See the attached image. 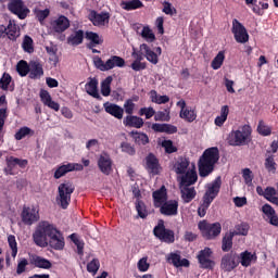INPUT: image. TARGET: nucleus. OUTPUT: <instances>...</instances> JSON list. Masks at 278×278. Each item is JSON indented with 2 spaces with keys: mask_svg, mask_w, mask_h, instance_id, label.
Returning <instances> with one entry per match:
<instances>
[{
  "mask_svg": "<svg viewBox=\"0 0 278 278\" xmlns=\"http://www.w3.org/2000/svg\"><path fill=\"white\" fill-rule=\"evenodd\" d=\"M99 268H101V263L99 262V258H93L87 264L88 273H92L93 275H97V273H99Z\"/></svg>",
  "mask_w": 278,
  "mask_h": 278,
  "instance_id": "obj_53",
  "label": "nucleus"
},
{
  "mask_svg": "<svg viewBox=\"0 0 278 278\" xmlns=\"http://www.w3.org/2000/svg\"><path fill=\"white\" fill-rule=\"evenodd\" d=\"M220 186H223L220 176L216 177L212 182L205 186V193L202 198L203 203L198 207V215L200 218H204L205 214H207L210 205H212L214 199H216L220 192Z\"/></svg>",
  "mask_w": 278,
  "mask_h": 278,
  "instance_id": "obj_2",
  "label": "nucleus"
},
{
  "mask_svg": "<svg viewBox=\"0 0 278 278\" xmlns=\"http://www.w3.org/2000/svg\"><path fill=\"white\" fill-rule=\"evenodd\" d=\"M53 227L55 226L48 220H42L36 226L35 231L33 232V242L36 247L47 249Z\"/></svg>",
  "mask_w": 278,
  "mask_h": 278,
  "instance_id": "obj_3",
  "label": "nucleus"
},
{
  "mask_svg": "<svg viewBox=\"0 0 278 278\" xmlns=\"http://www.w3.org/2000/svg\"><path fill=\"white\" fill-rule=\"evenodd\" d=\"M9 247L11 249L12 257H16L18 255V243H16V237L14 235H10L8 237Z\"/></svg>",
  "mask_w": 278,
  "mask_h": 278,
  "instance_id": "obj_50",
  "label": "nucleus"
},
{
  "mask_svg": "<svg viewBox=\"0 0 278 278\" xmlns=\"http://www.w3.org/2000/svg\"><path fill=\"white\" fill-rule=\"evenodd\" d=\"M238 266H240V254L239 253L231 251L229 253H226L222 257L220 268L225 273H231V270H236V268H238Z\"/></svg>",
  "mask_w": 278,
  "mask_h": 278,
  "instance_id": "obj_9",
  "label": "nucleus"
},
{
  "mask_svg": "<svg viewBox=\"0 0 278 278\" xmlns=\"http://www.w3.org/2000/svg\"><path fill=\"white\" fill-rule=\"evenodd\" d=\"M94 66L98 71H102L105 73L108 71H112V68H123L125 66V59L118 55H112L106 62H103V59L96 58L94 59Z\"/></svg>",
  "mask_w": 278,
  "mask_h": 278,
  "instance_id": "obj_7",
  "label": "nucleus"
},
{
  "mask_svg": "<svg viewBox=\"0 0 278 278\" xmlns=\"http://www.w3.org/2000/svg\"><path fill=\"white\" fill-rule=\"evenodd\" d=\"M139 116H146V118H153L155 116V110L153 108H141L139 110Z\"/></svg>",
  "mask_w": 278,
  "mask_h": 278,
  "instance_id": "obj_61",
  "label": "nucleus"
},
{
  "mask_svg": "<svg viewBox=\"0 0 278 278\" xmlns=\"http://www.w3.org/2000/svg\"><path fill=\"white\" fill-rule=\"evenodd\" d=\"M104 110L106 114L114 116V118H117V121H123V114H125V110L121 105L106 102L104 103Z\"/></svg>",
  "mask_w": 278,
  "mask_h": 278,
  "instance_id": "obj_22",
  "label": "nucleus"
},
{
  "mask_svg": "<svg viewBox=\"0 0 278 278\" xmlns=\"http://www.w3.org/2000/svg\"><path fill=\"white\" fill-rule=\"evenodd\" d=\"M21 219L24 225L31 226L40 220V213L35 207L24 206L21 213Z\"/></svg>",
  "mask_w": 278,
  "mask_h": 278,
  "instance_id": "obj_14",
  "label": "nucleus"
},
{
  "mask_svg": "<svg viewBox=\"0 0 278 278\" xmlns=\"http://www.w3.org/2000/svg\"><path fill=\"white\" fill-rule=\"evenodd\" d=\"M141 36L148 42H153L155 40V34H153V30H151V28H149V26H144L142 28Z\"/></svg>",
  "mask_w": 278,
  "mask_h": 278,
  "instance_id": "obj_56",
  "label": "nucleus"
},
{
  "mask_svg": "<svg viewBox=\"0 0 278 278\" xmlns=\"http://www.w3.org/2000/svg\"><path fill=\"white\" fill-rule=\"evenodd\" d=\"M135 206H136V211L138 213L139 218H147V216H149L147 204H144L142 200H136Z\"/></svg>",
  "mask_w": 278,
  "mask_h": 278,
  "instance_id": "obj_41",
  "label": "nucleus"
},
{
  "mask_svg": "<svg viewBox=\"0 0 278 278\" xmlns=\"http://www.w3.org/2000/svg\"><path fill=\"white\" fill-rule=\"evenodd\" d=\"M198 229H200L201 236L204 240H216L223 231V226L218 222L210 224L204 219L199 222Z\"/></svg>",
  "mask_w": 278,
  "mask_h": 278,
  "instance_id": "obj_6",
  "label": "nucleus"
},
{
  "mask_svg": "<svg viewBox=\"0 0 278 278\" xmlns=\"http://www.w3.org/2000/svg\"><path fill=\"white\" fill-rule=\"evenodd\" d=\"M31 132H33L31 128L24 126L20 128L18 131L15 132L14 138L15 140H23V138H26V136H29V134Z\"/></svg>",
  "mask_w": 278,
  "mask_h": 278,
  "instance_id": "obj_55",
  "label": "nucleus"
},
{
  "mask_svg": "<svg viewBox=\"0 0 278 278\" xmlns=\"http://www.w3.org/2000/svg\"><path fill=\"white\" fill-rule=\"evenodd\" d=\"M16 71L20 77H27L29 75L30 66L25 60H21L16 65Z\"/></svg>",
  "mask_w": 278,
  "mask_h": 278,
  "instance_id": "obj_40",
  "label": "nucleus"
},
{
  "mask_svg": "<svg viewBox=\"0 0 278 278\" xmlns=\"http://www.w3.org/2000/svg\"><path fill=\"white\" fill-rule=\"evenodd\" d=\"M180 194L184 203H190L197 197V190L194 187L181 186Z\"/></svg>",
  "mask_w": 278,
  "mask_h": 278,
  "instance_id": "obj_30",
  "label": "nucleus"
},
{
  "mask_svg": "<svg viewBox=\"0 0 278 278\" xmlns=\"http://www.w3.org/2000/svg\"><path fill=\"white\" fill-rule=\"evenodd\" d=\"M218 160H220V150H218V147L204 150L198 162L200 177H210L214 173Z\"/></svg>",
  "mask_w": 278,
  "mask_h": 278,
  "instance_id": "obj_1",
  "label": "nucleus"
},
{
  "mask_svg": "<svg viewBox=\"0 0 278 278\" xmlns=\"http://www.w3.org/2000/svg\"><path fill=\"white\" fill-rule=\"evenodd\" d=\"M179 210V202L177 200L165 201L160 206V212L163 216H177Z\"/></svg>",
  "mask_w": 278,
  "mask_h": 278,
  "instance_id": "obj_17",
  "label": "nucleus"
},
{
  "mask_svg": "<svg viewBox=\"0 0 278 278\" xmlns=\"http://www.w3.org/2000/svg\"><path fill=\"white\" fill-rule=\"evenodd\" d=\"M89 21L94 27H105L110 24V13L109 12H97L91 10L88 15Z\"/></svg>",
  "mask_w": 278,
  "mask_h": 278,
  "instance_id": "obj_13",
  "label": "nucleus"
},
{
  "mask_svg": "<svg viewBox=\"0 0 278 278\" xmlns=\"http://www.w3.org/2000/svg\"><path fill=\"white\" fill-rule=\"evenodd\" d=\"M146 170H148L149 175H160L162 173V165H160V160L155 154L149 153L146 156Z\"/></svg>",
  "mask_w": 278,
  "mask_h": 278,
  "instance_id": "obj_15",
  "label": "nucleus"
},
{
  "mask_svg": "<svg viewBox=\"0 0 278 278\" xmlns=\"http://www.w3.org/2000/svg\"><path fill=\"white\" fill-rule=\"evenodd\" d=\"M73 192H75V185H73V182L65 181L59 185L56 203L60 205L62 210H68Z\"/></svg>",
  "mask_w": 278,
  "mask_h": 278,
  "instance_id": "obj_4",
  "label": "nucleus"
},
{
  "mask_svg": "<svg viewBox=\"0 0 278 278\" xmlns=\"http://www.w3.org/2000/svg\"><path fill=\"white\" fill-rule=\"evenodd\" d=\"M179 116L187 123H194V121H197V111L187 109L185 111H180Z\"/></svg>",
  "mask_w": 278,
  "mask_h": 278,
  "instance_id": "obj_39",
  "label": "nucleus"
},
{
  "mask_svg": "<svg viewBox=\"0 0 278 278\" xmlns=\"http://www.w3.org/2000/svg\"><path fill=\"white\" fill-rule=\"evenodd\" d=\"M122 8L127 12H131V10H140V8H144V3L140 0L123 1Z\"/></svg>",
  "mask_w": 278,
  "mask_h": 278,
  "instance_id": "obj_35",
  "label": "nucleus"
},
{
  "mask_svg": "<svg viewBox=\"0 0 278 278\" xmlns=\"http://www.w3.org/2000/svg\"><path fill=\"white\" fill-rule=\"evenodd\" d=\"M231 33L235 36L236 42L240 45H244V42H249V33L247 31V27L240 23L237 18L232 20V28Z\"/></svg>",
  "mask_w": 278,
  "mask_h": 278,
  "instance_id": "obj_12",
  "label": "nucleus"
},
{
  "mask_svg": "<svg viewBox=\"0 0 278 278\" xmlns=\"http://www.w3.org/2000/svg\"><path fill=\"white\" fill-rule=\"evenodd\" d=\"M265 168L267 173H271L275 175L277 173V163L275 162V156L274 155H268L265 159Z\"/></svg>",
  "mask_w": 278,
  "mask_h": 278,
  "instance_id": "obj_45",
  "label": "nucleus"
},
{
  "mask_svg": "<svg viewBox=\"0 0 278 278\" xmlns=\"http://www.w3.org/2000/svg\"><path fill=\"white\" fill-rule=\"evenodd\" d=\"M152 199L154 207H162V204L166 203L168 200V193L166 192V187L162 186L160 189L152 193Z\"/></svg>",
  "mask_w": 278,
  "mask_h": 278,
  "instance_id": "obj_21",
  "label": "nucleus"
},
{
  "mask_svg": "<svg viewBox=\"0 0 278 278\" xmlns=\"http://www.w3.org/2000/svg\"><path fill=\"white\" fill-rule=\"evenodd\" d=\"M224 62H225V52L219 51L211 63L212 70L213 71H218V68H220V66H223Z\"/></svg>",
  "mask_w": 278,
  "mask_h": 278,
  "instance_id": "obj_44",
  "label": "nucleus"
},
{
  "mask_svg": "<svg viewBox=\"0 0 278 278\" xmlns=\"http://www.w3.org/2000/svg\"><path fill=\"white\" fill-rule=\"evenodd\" d=\"M199 181V175L195 169H189L185 172L180 178V186L190 187L194 186Z\"/></svg>",
  "mask_w": 278,
  "mask_h": 278,
  "instance_id": "obj_19",
  "label": "nucleus"
},
{
  "mask_svg": "<svg viewBox=\"0 0 278 278\" xmlns=\"http://www.w3.org/2000/svg\"><path fill=\"white\" fill-rule=\"evenodd\" d=\"M163 147L165 149V153H177V147H174L170 140H165L163 142Z\"/></svg>",
  "mask_w": 278,
  "mask_h": 278,
  "instance_id": "obj_64",
  "label": "nucleus"
},
{
  "mask_svg": "<svg viewBox=\"0 0 278 278\" xmlns=\"http://www.w3.org/2000/svg\"><path fill=\"white\" fill-rule=\"evenodd\" d=\"M39 97L43 105H47V108H50V110H54V112H60V103L53 101L49 91L41 89Z\"/></svg>",
  "mask_w": 278,
  "mask_h": 278,
  "instance_id": "obj_20",
  "label": "nucleus"
},
{
  "mask_svg": "<svg viewBox=\"0 0 278 278\" xmlns=\"http://www.w3.org/2000/svg\"><path fill=\"white\" fill-rule=\"evenodd\" d=\"M65 244L64 235L54 226L48 239V247L54 249V251H63Z\"/></svg>",
  "mask_w": 278,
  "mask_h": 278,
  "instance_id": "obj_11",
  "label": "nucleus"
},
{
  "mask_svg": "<svg viewBox=\"0 0 278 278\" xmlns=\"http://www.w3.org/2000/svg\"><path fill=\"white\" fill-rule=\"evenodd\" d=\"M138 270L140 273H147L149 268L151 267V264L148 262V257H142L141 260L138 261L137 263Z\"/></svg>",
  "mask_w": 278,
  "mask_h": 278,
  "instance_id": "obj_58",
  "label": "nucleus"
},
{
  "mask_svg": "<svg viewBox=\"0 0 278 278\" xmlns=\"http://www.w3.org/2000/svg\"><path fill=\"white\" fill-rule=\"evenodd\" d=\"M188 166H190V162L188 161V159H182L180 160V162H178L175 165V172L177 175H185V173H187L186 170H188Z\"/></svg>",
  "mask_w": 278,
  "mask_h": 278,
  "instance_id": "obj_47",
  "label": "nucleus"
},
{
  "mask_svg": "<svg viewBox=\"0 0 278 278\" xmlns=\"http://www.w3.org/2000/svg\"><path fill=\"white\" fill-rule=\"evenodd\" d=\"M51 27L55 34H64L71 27V21L64 15H60L56 20L51 22Z\"/></svg>",
  "mask_w": 278,
  "mask_h": 278,
  "instance_id": "obj_18",
  "label": "nucleus"
},
{
  "mask_svg": "<svg viewBox=\"0 0 278 278\" xmlns=\"http://www.w3.org/2000/svg\"><path fill=\"white\" fill-rule=\"evenodd\" d=\"M235 236H247L249 233V225L240 224L236 226V230L232 231Z\"/></svg>",
  "mask_w": 278,
  "mask_h": 278,
  "instance_id": "obj_59",
  "label": "nucleus"
},
{
  "mask_svg": "<svg viewBox=\"0 0 278 278\" xmlns=\"http://www.w3.org/2000/svg\"><path fill=\"white\" fill-rule=\"evenodd\" d=\"M27 266H29V261H27V258H21L17 263L16 275H23Z\"/></svg>",
  "mask_w": 278,
  "mask_h": 278,
  "instance_id": "obj_60",
  "label": "nucleus"
},
{
  "mask_svg": "<svg viewBox=\"0 0 278 278\" xmlns=\"http://www.w3.org/2000/svg\"><path fill=\"white\" fill-rule=\"evenodd\" d=\"M87 94H90V97H93V99H98V101H101V94H99V80L97 78H90V81H88L85 85Z\"/></svg>",
  "mask_w": 278,
  "mask_h": 278,
  "instance_id": "obj_27",
  "label": "nucleus"
},
{
  "mask_svg": "<svg viewBox=\"0 0 278 278\" xmlns=\"http://www.w3.org/2000/svg\"><path fill=\"white\" fill-rule=\"evenodd\" d=\"M8 10L12 14H15L21 21H25L29 14V9L25 5L23 0H10L8 3Z\"/></svg>",
  "mask_w": 278,
  "mask_h": 278,
  "instance_id": "obj_10",
  "label": "nucleus"
},
{
  "mask_svg": "<svg viewBox=\"0 0 278 278\" xmlns=\"http://www.w3.org/2000/svg\"><path fill=\"white\" fill-rule=\"evenodd\" d=\"M85 38L86 40H89V42L86 45L87 49H94V47L103 45V38L92 30H87L85 33Z\"/></svg>",
  "mask_w": 278,
  "mask_h": 278,
  "instance_id": "obj_24",
  "label": "nucleus"
},
{
  "mask_svg": "<svg viewBox=\"0 0 278 278\" xmlns=\"http://www.w3.org/2000/svg\"><path fill=\"white\" fill-rule=\"evenodd\" d=\"M112 76H108L101 84V94L102 97H110L112 92Z\"/></svg>",
  "mask_w": 278,
  "mask_h": 278,
  "instance_id": "obj_43",
  "label": "nucleus"
},
{
  "mask_svg": "<svg viewBox=\"0 0 278 278\" xmlns=\"http://www.w3.org/2000/svg\"><path fill=\"white\" fill-rule=\"evenodd\" d=\"M30 264L31 266H35V268H42L43 270H49V268L53 266L51 261L38 255H33L30 257Z\"/></svg>",
  "mask_w": 278,
  "mask_h": 278,
  "instance_id": "obj_28",
  "label": "nucleus"
},
{
  "mask_svg": "<svg viewBox=\"0 0 278 278\" xmlns=\"http://www.w3.org/2000/svg\"><path fill=\"white\" fill-rule=\"evenodd\" d=\"M14 160H18V157L9 156L5 159V162H7L5 173L8 175H14L12 170H14L15 166H17V163Z\"/></svg>",
  "mask_w": 278,
  "mask_h": 278,
  "instance_id": "obj_52",
  "label": "nucleus"
},
{
  "mask_svg": "<svg viewBox=\"0 0 278 278\" xmlns=\"http://www.w3.org/2000/svg\"><path fill=\"white\" fill-rule=\"evenodd\" d=\"M122 153H127V155H136V148L129 142L121 143Z\"/></svg>",
  "mask_w": 278,
  "mask_h": 278,
  "instance_id": "obj_57",
  "label": "nucleus"
},
{
  "mask_svg": "<svg viewBox=\"0 0 278 278\" xmlns=\"http://www.w3.org/2000/svg\"><path fill=\"white\" fill-rule=\"evenodd\" d=\"M22 48L24 49L25 53H34V39L26 35L24 37Z\"/></svg>",
  "mask_w": 278,
  "mask_h": 278,
  "instance_id": "obj_51",
  "label": "nucleus"
},
{
  "mask_svg": "<svg viewBox=\"0 0 278 278\" xmlns=\"http://www.w3.org/2000/svg\"><path fill=\"white\" fill-rule=\"evenodd\" d=\"M253 262H257V254L249 252L245 250L239 254V264L243 266V268H249Z\"/></svg>",
  "mask_w": 278,
  "mask_h": 278,
  "instance_id": "obj_25",
  "label": "nucleus"
},
{
  "mask_svg": "<svg viewBox=\"0 0 278 278\" xmlns=\"http://www.w3.org/2000/svg\"><path fill=\"white\" fill-rule=\"evenodd\" d=\"M5 28H7L5 33L9 40L16 42V40L21 37V28L18 27V25H16V22H14L13 20H10Z\"/></svg>",
  "mask_w": 278,
  "mask_h": 278,
  "instance_id": "obj_26",
  "label": "nucleus"
},
{
  "mask_svg": "<svg viewBox=\"0 0 278 278\" xmlns=\"http://www.w3.org/2000/svg\"><path fill=\"white\" fill-rule=\"evenodd\" d=\"M262 212H263V214H265V216H267L268 219L271 218V216L277 214V212H275V208H273V206H270V204L263 205Z\"/></svg>",
  "mask_w": 278,
  "mask_h": 278,
  "instance_id": "obj_63",
  "label": "nucleus"
},
{
  "mask_svg": "<svg viewBox=\"0 0 278 278\" xmlns=\"http://www.w3.org/2000/svg\"><path fill=\"white\" fill-rule=\"evenodd\" d=\"M134 110H136V103H134V100L131 99L126 100L124 103V112L129 116L134 114Z\"/></svg>",
  "mask_w": 278,
  "mask_h": 278,
  "instance_id": "obj_62",
  "label": "nucleus"
},
{
  "mask_svg": "<svg viewBox=\"0 0 278 278\" xmlns=\"http://www.w3.org/2000/svg\"><path fill=\"white\" fill-rule=\"evenodd\" d=\"M236 236V233H233L232 231H228L224 235L223 239H222V251H224V253H229L230 249H233V237Z\"/></svg>",
  "mask_w": 278,
  "mask_h": 278,
  "instance_id": "obj_31",
  "label": "nucleus"
},
{
  "mask_svg": "<svg viewBox=\"0 0 278 278\" xmlns=\"http://www.w3.org/2000/svg\"><path fill=\"white\" fill-rule=\"evenodd\" d=\"M153 233L157 240L165 242V244H173L175 242V231L166 228L164 219H159L157 225L153 228Z\"/></svg>",
  "mask_w": 278,
  "mask_h": 278,
  "instance_id": "obj_8",
  "label": "nucleus"
},
{
  "mask_svg": "<svg viewBox=\"0 0 278 278\" xmlns=\"http://www.w3.org/2000/svg\"><path fill=\"white\" fill-rule=\"evenodd\" d=\"M12 84V76L8 73H4L0 78V88L1 90H8Z\"/></svg>",
  "mask_w": 278,
  "mask_h": 278,
  "instance_id": "obj_54",
  "label": "nucleus"
},
{
  "mask_svg": "<svg viewBox=\"0 0 278 278\" xmlns=\"http://www.w3.org/2000/svg\"><path fill=\"white\" fill-rule=\"evenodd\" d=\"M141 51H144V58L150 62V64H157L160 62V55H162V48L156 47L155 51L149 47L147 43L140 45Z\"/></svg>",
  "mask_w": 278,
  "mask_h": 278,
  "instance_id": "obj_16",
  "label": "nucleus"
},
{
  "mask_svg": "<svg viewBox=\"0 0 278 278\" xmlns=\"http://www.w3.org/2000/svg\"><path fill=\"white\" fill-rule=\"evenodd\" d=\"M124 127H132L135 129H142L144 127V119L136 115H127L123 119Z\"/></svg>",
  "mask_w": 278,
  "mask_h": 278,
  "instance_id": "obj_23",
  "label": "nucleus"
},
{
  "mask_svg": "<svg viewBox=\"0 0 278 278\" xmlns=\"http://www.w3.org/2000/svg\"><path fill=\"white\" fill-rule=\"evenodd\" d=\"M67 173H71V166L67 164L60 165L54 172V179H62Z\"/></svg>",
  "mask_w": 278,
  "mask_h": 278,
  "instance_id": "obj_49",
  "label": "nucleus"
},
{
  "mask_svg": "<svg viewBox=\"0 0 278 278\" xmlns=\"http://www.w3.org/2000/svg\"><path fill=\"white\" fill-rule=\"evenodd\" d=\"M154 121L168 123V121H170V110L165 109L164 111L156 112L154 115Z\"/></svg>",
  "mask_w": 278,
  "mask_h": 278,
  "instance_id": "obj_48",
  "label": "nucleus"
},
{
  "mask_svg": "<svg viewBox=\"0 0 278 278\" xmlns=\"http://www.w3.org/2000/svg\"><path fill=\"white\" fill-rule=\"evenodd\" d=\"M5 121H8V109H0V142H3V138L5 136V132H3Z\"/></svg>",
  "mask_w": 278,
  "mask_h": 278,
  "instance_id": "obj_42",
  "label": "nucleus"
},
{
  "mask_svg": "<svg viewBox=\"0 0 278 278\" xmlns=\"http://www.w3.org/2000/svg\"><path fill=\"white\" fill-rule=\"evenodd\" d=\"M130 136L134 139L136 144L146 147V144H149V136L144 132H140L138 130L130 131Z\"/></svg>",
  "mask_w": 278,
  "mask_h": 278,
  "instance_id": "obj_34",
  "label": "nucleus"
},
{
  "mask_svg": "<svg viewBox=\"0 0 278 278\" xmlns=\"http://www.w3.org/2000/svg\"><path fill=\"white\" fill-rule=\"evenodd\" d=\"M228 116H229V106L228 105L222 106L220 115L215 118L216 127H223V125H225Z\"/></svg>",
  "mask_w": 278,
  "mask_h": 278,
  "instance_id": "obj_36",
  "label": "nucleus"
},
{
  "mask_svg": "<svg viewBox=\"0 0 278 278\" xmlns=\"http://www.w3.org/2000/svg\"><path fill=\"white\" fill-rule=\"evenodd\" d=\"M257 132L260 134V136H270V134H273V128L266 125V123H264V119H261L257 125Z\"/></svg>",
  "mask_w": 278,
  "mask_h": 278,
  "instance_id": "obj_46",
  "label": "nucleus"
},
{
  "mask_svg": "<svg viewBox=\"0 0 278 278\" xmlns=\"http://www.w3.org/2000/svg\"><path fill=\"white\" fill-rule=\"evenodd\" d=\"M251 138V126L244 125L238 130H232L228 136L230 147H244Z\"/></svg>",
  "mask_w": 278,
  "mask_h": 278,
  "instance_id": "obj_5",
  "label": "nucleus"
},
{
  "mask_svg": "<svg viewBox=\"0 0 278 278\" xmlns=\"http://www.w3.org/2000/svg\"><path fill=\"white\" fill-rule=\"evenodd\" d=\"M84 43V30L78 29L74 34L67 37V45L72 47H79V45Z\"/></svg>",
  "mask_w": 278,
  "mask_h": 278,
  "instance_id": "obj_33",
  "label": "nucleus"
},
{
  "mask_svg": "<svg viewBox=\"0 0 278 278\" xmlns=\"http://www.w3.org/2000/svg\"><path fill=\"white\" fill-rule=\"evenodd\" d=\"M98 166L103 175H110L112 173V159L110 156H100Z\"/></svg>",
  "mask_w": 278,
  "mask_h": 278,
  "instance_id": "obj_32",
  "label": "nucleus"
},
{
  "mask_svg": "<svg viewBox=\"0 0 278 278\" xmlns=\"http://www.w3.org/2000/svg\"><path fill=\"white\" fill-rule=\"evenodd\" d=\"M45 75L42 63L38 61L30 62L29 79H40Z\"/></svg>",
  "mask_w": 278,
  "mask_h": 278,
  "instance_id": "obj_29",
  "label": "nucleus"
},
{
  "mask_svg": "<svg viewBox=\"0 0 278 278\" xmlns=\"http://www.w3.org/2000/svg\"><path fill=\"white\" fill-rule=\"evenodd\" d=\"M150 99L152 103H156L157 105H162L170 101V98L168 96H160L155 90L150 91Z\"/></svg>",
  "mask_w": 278,
  "mask_h": 278,
  "instance_id": "obj_37",
  "label": "nucleus"
},
{
  "mask_svg": "<svg viewBox=\"0 0 278 278\" xmlns=\"http://www.w3.org/2000/svg\"><path fill=\"white\" fill-rule=\"evenodd\" d=\"M277 195V189L275 187H267L265 189V199L269 201V203H273L274 205L278 206V197Z\"/></svg>",
  "mask_w": 278,
  "mask_h": 278,
  "instance_id": "obj_38",
  "label": "nucleus"
}]
</instances>
